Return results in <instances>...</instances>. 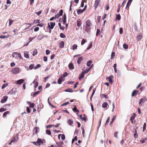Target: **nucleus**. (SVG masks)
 Here are the masks:
<instances>
[{
	"label": "nucleus",
	"mask_w": 147,
	"mask_h": 147,
	"mask_svg": "<svg viewBox=\"0 0 147 147\" xmlns=\"http://www.w3.org/2000/svg\"><path fill=\"white\" fill-rule=\"evenodd\" d=\"M86 29H87L88 28H90L92 25V24L91 22L89 20H87L86 22Z\"/></svg>",
	"instance_id": "obj_3"
},
{
	"label": "nucleus",
	"mask_w": 147,
	"mask_h": 147,
	"mask_svg": "<svg viewBox=\"0 0 147 147\" xmlns=\"http://www.w3.org/2000/svg\"><path fill=\"white\" fill-rule=\"evenodd\" d=\"M83 115L84 117H82V119H81L86 122V116L85 115Z\"/></svg>",
	"instance_id": "obj_38"
},
{
	"label": "nucleus",
	"mask_w": 147,
	"mask_h": 147,
	"mask_svg": "<svg viewBox=\"0 0 147 147\" xmlns=\"http://www.w3.org/2000/svg\"><path fill=\"white\" fill-rule=\"evenodd\" d=\"M83 59V58L82 57H79L77 61V63L78 64H80L81 63V61Z\"/></svg>",
	"instance_id": "obj_18"
},
{
	"label": "nucleus",
	"mask_w": 147,
	"mask_h": 147,
	"mask_svg": "<svg viewBox=\"0 0 147 147\" xmlns=\"http://www.w3.org/2000/svg\"><path fill=\"white\" fill-rule=\"evenodd\" d=\"M77 26L78 27H80L81 24V21L80 20H77Z\"/></svg>",
	"instance_id": "obj_23"
},
{
	"label": "nucleus",
	"mask_w": 147,
	"mask_h": 147,
	"mask_svg": "<svg viewBox=\"0 0 147 147\" xmlns=\"http://www.w3.org/2000/svg\"><path fill=\"white\" fill-rule=\"evenodd\" d=\"M121 18V16L119 14H117L116 16V20H120Z\"/></svg>",
	"instance_id": "obj_35"
},
{
	"label": "nucleus",
	"mask_w": 147,
	"mask_h": 147,
	"mask_svg": "<svg viewBox=\"0 0 147 147\" xmlns=\"http://www.w3.org/2000/svg\"><path fill=\"white\" fill-rule=\"evenodd\" d=\"M132 1H133V0H128V1L127 3V5L126 6V9H128L129 7V6L131 4V3Z\"/></svg>",
	"instance_id": "obj_7"
},
{
	"label": "nucleus",
	"mask_w": 147,
	"mask_h": 147,
	"mask_svg": "<svg viewBox=\"0 0 147 147\" xmlns=\"http://www.w3.org/2000/svg\"><path fill=\"white\" fill-rule=\"evenodd\" d=\"M100 1V0H95L94 3V6L95 9H96L98 6Z\"/></svg>",
	"instance_id": "obj_6"
},
{
	"label": "nucleus",
	"mask_w": 147,
	"mask_h": 147,
	"mask_svg": "<svg viewBox=\"0 0 147 147\" xmlns=\"http://www.w3.org/2000/svg\"><path fill=\"white\" fill-rule=\"evenodd\" d=\"M63 13V11L62 10H60L58 13L55 16V19L58 18L60 16L62 15Z\"/></svg>",
	"instance_id": "obj_2"
},
{
	"label": "nucleus",
	"mask_w": 147,
	"mask_h": 147,
	"mask_svg": "<svg viewBox=\"0 0 147 147\" xmlns=\"http://www.w3.org/2000/svg\"><path fill=\"white\" fill-rule=\"evenodd\" d=\"M24 56L26 58H29V56L28 54L26 53H24Z\"/></svg>",
	"instance_id": "obj_54"
},
{
	"label": "nucleus",
	"mask_w": 147,
	"mask_h": 147,
	"mask_svg": "<svg viewBox=\"0 0 147 147\" xmlns=\"http://www.w3.org/2000/svg\"><path fill=\"white\" fill-rule=\"evenodd\" d=\"M27 102L28 104H30L29 107L30 108H32L33 107L35 106V104L33 103H30V102Z\"/></svg>",
	"instance_id": "obj_17"
},
{
	"label": "nucleus",
	"mask_w": 147,
	"mask_h": 147,
	"mask_svg": "<svg viewBox=\"0 0 147 147\" xmlns=\"http://www.w3.org/2000/svg\"><path fill=\"white\" fill-rule=\"evenodd\" d=\"M76 106H75V107L73 109V110L74 111L77 112H79V111L78 110L76 107Z\"/></svg>",
	"instance_id": "obj_33"
},
{
	"label": "nucleus",
	"mask_w": 147,
	"mask_h": 147,
	"mask_svg": "<svg viewBox=\"0 0 147 147\" xmlns=\"http://www.w3.org/2000/svg\"><path fill=\"white\" fill-rule=\"evenodd\" d=\"M136 116V114L135 113H134L132 116L131 117V118L130 119V121H131V123H133V121L135 117Z\"/></svg>",
	"instance_id": "obj_9"
},
{
	"label": "nucleus",
	"mask_w": 147,
	"mask_h": 147,
	"mask_svg": "<svg viewBox=\"0 0 147 147\" xmlns=\"http://www.w3.org/2000/svg\"><path fill=\"white\" fill-rule=\"evenodd\" d=\"M77 12L78 14H80L82 13L81 9H78L77 11Z\"/></svg>",
	"instance_id": "obj_53"
},
{
	"label": "nucleus",
	"mask_w": 147,
	"mask_h": 147,
	"mask_svg": "<svg viewBox=\"0 0 147 147\" xmlns=\"http://www.w3.org/2000/svg\"><path fill=\"white\" fill-rule=\"evenodd\" d=\"M92 61H91L90 60L88 61L87 63V65L88 66H90V64L92 63Z\"/></svg>",
	"instance_id": "obj_39"
},
{
	"label": "nucleus",
	"mask_w": 147,
	"mask_h": 147,
	"mask_svg": "<svg viewBox=\"0 0 147 147\" xmlns=\"http://www.w3.org/2000/svg\"><path fill=\"white\" fill-rule=\"evenodd\" d=\"M10 113V112L9 111H7L5 112L3 115V117H6L7 115H9Z\"/></svg>",
	"instance_id": "obj_14"
},
{
	"label": "nucleus",
	"mask_w": 147,
	"mask_h": 147,
	"mask_svg": "<svg viewBox=\"0 0 147 147\" xmlns=\"http://www.w3.org/2000/svg\"><path fill=\"white\" fill-rule=\"evenodd\" d=\"M64 43L63 41H61L59 44V47L61 48L64 47Z\"/></svg>",
	"instance_id": "obj_12"
},
{
	"label": "nucleus",
	"mask_w": 147,
	"mask_h": 147,
	"mask_svg": "<svg viewBox=\"0 0 147 147\" xmlns=\"http://www.w3.org/2000/svg\"><path fill=\"white\" fill-rule=\"evenodd\" d=\"M69 102H66L62 104L61 105V106H66L67 105L69 104Z\"/></svg>",
	"instance_id": "obj_52"
},
{
	"label": "nucleus",
	"mask_w": 147,
	"mask_h": 147,
	"mask_svg": "<svg viewBox=\"0 0 147 147\" xmlns=\"http://www.w3.org/2000/svg\"><path fill=\"white\" fill-rule=\"evenodd\" d=\"M58 25H59V28L60 29H61L62 30H64V28H65V27L64 26H61V23H59L58 24Z\"/></svg>",
	"instance_id": "obj_27"
},
{
	"label": "nucleus",
	"mask_w": 147,
	"mask_h": 147,
	"mask_svg": "<svg viewBox=\"0 0 147 147\" xmlns=\"http://www.w3.org/2000/svg\"><path fill=\"white\" fill-rule=\"evenodd\" d=\"M102 107L104 108H108L109 106L108 103L105 102L102 105Z\"/></svg>",
	"instance_id": "obj_8"
},
{
	"label": "nucleus",
	"mask_w": 147,
	"mask_h": 147,
	"mask_svg": "<svg viewBox=\"0 0 147 147\" xmlns=\"http://www.w3.org/2000/svg\"><path fill=\"white\" fill-rule=\"evenodd\" d=\"M46 133L49 135H51V131L48 129L47 130H46Z\"/></svg>",
	"instance_id": "obj_36"
},
{
	"label": "nucleus",
	"mask_w": 147,
	"mask_h": 147,
	"mask_svg": "<svg viewBox=\"0 0 147 147\" xmlns=\"http://www.w3.org/2000/svg\"><path fill=\"white\" fill-rule=\"evenodd\" d=\"M85 74L84 73V72H82V73L81 74L80 76L79 77V80H81L82 78H83L84 76V74Z\"/></svg>",
	"instance_id": "obj_19"
},
{
	"label": "nucleus",
	"mask_w": 147,
	"mask_h": 147,
	"mask_svg": "<svg viewBox=\"0 0 147 147\" xmlns=\"http://www.w3.org/2000/svg\"><path fill=\"white\" fill-rule=\"evenodd\" d=\"M6 108H1L0 109V112H1L4 111H6Z\"/></svg>",
	"instance_id": "obj_47"
},
{
	"label": "nucleus",
	"mask_w": 147,
	"mask_h": 147,
	"mask_svg": "<svg viewBox=\"0 0 147 147\" xmlns=\"http://www.w3.org/2000/svg\"><path fill=\"white\" fill-rule=\"evenodd\" d=\"M85 0H82L81 2V6L82 7H83L84 6V3Z\"/></svg>",
	"instance_id": "obj_58"
},
{
	"label": "nucleus",
	"mask_w": 147,
	"mask_h": 147,
	"mask_svg": "<svg viewBox=\"0 0 147 147\" xmlns=\"http://www.w3.org/2000/svg\"><path fill=\"white\" fill-rule=\"evenodd\" d=\"M11 72L14 74H17L19 72V68L18 67H15L11 71Z\"/></svg>",
	"instance_id": "obj_1"
},
{
	"label": "nucleus",
	"mask_w": 147,
	"mask_h": 147,
	"mask_svg": "<svg viewBox=\"0 0 147 147\" xmlns=\"http://www.w3.org/2000/svg\"><path fill=\"white\" fill-rule=\"evenodd\" d=\"M119 33L121 34H122L123 32V29L122 28H120L119 29Z\"/></svg>",
	"instance_id": "obj_59"
},
{
	"label": "nucleus",
	"mask_w": 147,
	"mask_h": 147,
	"mask_svg": "<svg viewBox=\"0 0 147 147\" xmlns=\"http://www.w3.org/2000/svg\"><path fill=\"white\" fill-rule=\"evenodd\" d=\"M58 83L59 84H61V83L62 81H63V80H61V78H59L58 80Z\"/></svg>",
	"instance_id": "obj_55"
},
{
	"label": "nucleus",
	"mask_w": 147,
	"mask_h": 147,
	"mask_svg": "<svg viewBox=\"0 0 147 147\" xmlns=\"http://www.w3.org/2000/svg\"><path fill=\"white\" fill-rule=\"evenodd\" d=\"M26 110L28 113H30V109L28 107H27L26 108Z\"/></svg>",
	"instance_id": "obj_57"
},
{
	"label": "nucleus",
	"mask_w": 147,
	"mask_h": 147,
	"mask_svg": "<svg viewBox=\"0 0 147 147\" xmlns=\"http://www.w3.org/2000/svg\"><path fill=\"white\" fill-rule=\"evenodd\" d=\"M43 38H44V36L42 35H40L38 36L37 37V39L38 40H41Z\"/></svg>",
	"instance_id": "obj_22"
},
{
	"label": "nucleus",
	"mask_w": 147,
	"mask_h": 147,
	"mask_svg": "<svg viewBox=\"0 0 147 147\" xmlns=\"http://www.w3.org/2000/svg\"><path fill=\"white\" fill-rule=\"evenodd\" d=\"M50 25L48 24V27L50 29H53L55 26V22H51L50 23Z\"/></svg>",
	"instance_id": "obj_4"
},
{
	"label": "nucleus",
	"mask_w": 147,
	"mask_h": 147,
	"mask_svg": "<svg viewBox=\"0 0 147 147\" xmlns=\"http://www.w3.org/2000/svg\"><path fill=\"white\" fill-rule=\"evenodd\" d=\"M14 53L16 54L17 55H18V57L20 59H22V58L21 57V54L20 53H17V52H15Z\"/></svg>",
	"instance_id": "obj_28"
},
{
	"label": "nucleus",
	"mask_w": 147,
	"mask_h": 147,
	"mask_svg": "<svg viewBox=\"0 0 147 147\" xmlns=\"http://www.w3.org/2000/svg\"><path fill=\"white\" fill-rule=\"evenodd\" d=\"M100 96L101 98H105L108 99L109 98L108 96L107 95H105L104 94H100Z\"/></svg>",
	"instance_id": "obj_10"
},
{
	"label": "nucleus",
	"mask_w": 147,
	"mask_h": 147,
	"mask_svg": "<svg viewBox=\"0 0 147 147\" xmlns=\"http://www.w3.org/2000/svg\"><path fill=\"white\" fill-rule=\"evenodd\" d=\"M135 133L134 134V137H136V138L138 136V135L137 133V131L136 130H135Z\"/></svg>",
	"instance_id": "obj_49"
},
{
	"label": "nucleus",
	"mask_w": 147,
	"mask_h": 147,
	"mask_svg": "<svg viewBox=\"0 0 147 147\" xmlns=\"http://www.w3.org/2000/svg\"><path fill=\"white\" fill-rule=\"evenodd\" d=\"M65 91L66 92H73V90L71 88H69V89L66 90H65Z\"/></svg>",
	"instance_id": "obj_37"
},
{
	"label": "nucleus",
	"mask_w": 147,
	"mask_h": 147,
	"mask_svg": "<svg viewBox=\"0 0 147 147\" xmlns=\"http://www.w3.org/2000/svg\"><path fill=\"white\" fill-rule=\"evenodd\" d=\"M40 66H41V65L40 64H38L36 65V66H35V67H34V69H37L38 68L40 67Z\"/></svg>",
	"instance_id": "obj_40"
},
{
	"label": "nucleus",
	"mask_w": 147,
	"mask_h": 147,
	"mask_svg": "<svg viewBox=\"0 0 147 147\" xmlns=\"http://www.w3.org/2000/svg\"><path fill=\"white\" fill-rule=\"evenodd\" d=\"M9 35L8 36H0V38H8L9 37Z\"/></svg>",
	"instance_id": "obj_34"
},
{
	"label": "nucleus",
	"mask_w": 147,
	"mask_h": 147,
	"mask_svg": "<svg viewBox=\"0 0 147 147\" xmlns=\"http://www.w3.org/2000/svg\"><path fill=\"white\" fill-rule=\"evenodd\" d=\"M92 67L91 66L90 68H88L87 69H86L85 70V71H82L83 72H84V74H86L87 73H88L90 69Z\"/></svg>",
	"instance_id": "obj_21"
},
{
	"label": "nucleus",
	"mask_w": 147,
	"mask_h": 147,
	"mask_svg": "<svg viewBox=\"0 0 147 147\" xmlns=\"http://www.w3.org/2000/svg\"><path fill=\"white\" fill-rule=\"evenodd\" d=\"M86 42V41L84 39H83L81 43V44L82 45H83Z\"/></svg>",
	"instance_id": "obj_51"
},
{
	"label": "nucleus",
	"mask_w": 147,
	"mask_h": 147,
	"mask_svg": "<svg viewBox=\"0 0 147 147\" xmlns=\"http://www.w3.org/2000/svg\"><path fill=\"white\" fill-rule=\"evenodd\" d=\"M116 117L115 115L113 116V118L112 119L110 123V125H111L113 122L114 120H115V118Z\"/></svg>",
	"instance_id": "obj_26"
},
{
	"label": "nucleus",
	"mask_w": 147,
	"mask_h": 147,
	"mask_svg": "<svg viewBox=\"0 0 147 147\" xmlns=\"http://www.w3.org/2000/svg\"><path fill=\"white\" fill-rule=\"evenodd\" d=\"M43 60L45 62H46L47 61V57L46 56H44Z\"/></svg>",
	"instance_id": "obj_60"
},
{
	"label": "nucleus",
	"mask_w": 147,
	"mask_h": 147,
	"mask_svg": "<svg viewBox=\"0 0 147 147\" xmlns=\"http://www.w3.org/2000/svg\"><path fill=\"white\" fill-rule=\"evenodd\" d=\"M7 98L8 97L7 96H5L1 101H6L7 100Z\"/></svg>",
	"instance_id": "obj_24"
},
{
	"label": "nucleus",
	"mask_w": 147,
	"mask_h": 147,
	"mask_svg": "<svg viewBox=\"0 0 147 147\" xmlns=\"http://www.w3.org/2000/svg\"><path fill=\"white\" fill-rule=\"evenodd\" d=\"M115 56V53L113 52H112L111 55V59H113L114 58Z\"/></svg>",
	"instance_id": "obj_29"
},
{
	"label": "nucleus",
	"mask_w": 147,
	"mask_h": 147,
	"mask_svg": "<svg viewBox=\"0 0 147 147\" xmlns=\"http://www.w3.org/2000/svg\"><path fill=\"white\" fill-rule=\"evenodd\" d=\"M146 97H144L142 98H141L140 101H146Z\"/></svg>",
	"instance_id": "obj_43"
},
{
	"label": "nucleus",
	"mask_w": 147,
	"mask_h": 147,
	"mask_svg": "<svg viewBox=\"0 0 147 147\" xmlns=\"http://www.w3.org/2000/svg\"><path fill=\"white\" fill-rule=\"evenodd\" d=\"M8 85V84L6 83L5 84H3L1 88L2 89H4L5 88L6 86H7Z\"/></svg>",
	"instance_id": "obj_41"
},
{
	"label": "nucleus",
	"mask_w": 147,
	"mask_h": 147,
	"mask_svg": "<svg viewBox=\"0 0 147 147\" xmlns=\"http://www.w3.org/2000/svg\"><path fill=\"white\" fill-rule=\"evenodd\" d=\"M37 143L38 145H40V143H43V142L40 139H38L37 141Z\"/></svg>",
	"instance_id": "obj_20"
},
{
	"label": "nucleus",
	"mask_w": 147,
	"mask_h": 147,
	"mask_svg": "<svg viewBox=\"0 0 147 147\" xmlns=\"http://www.w3.org/2000/svg\"><path fill=\"white\" fill-rule=\"evenodd\" d=\"M34 66V65L31 64L29 66V68L30 69H33Z\"/></svg>",
	"instance_id": "obj_61"
},
{
	"label": "nucleus",
	"mask_w": 147,
	"mask_h": 147,
	"mask_svg": "<svg viewBox=\"0 0 147 147\" xmlns=\"http://www.w3.org/2000/svg\"><path fill=\"white\" fill-rule=\"evenodd\" d=\"M142 38V35L141 33H140L137 36V39L138 41H140Z\"/></svg>",
	"instance_id": "obj_11"
},
{
	"label": "nucleus",
	"mask_w": 147,
	"mask_h": 147,
	"mask_svg": "<svg viewBox=\"0 0 147 147\" xmlns=\"http://www.w3.org/2000/svg\"><path fill=\"white\" fill-rule=\"evenodd\" d=\"M66 16L65 14H64L63 15V24H65L66 23Z\"/></svg>",
	"instance_id": "obj_15"
},
{
	"label": "nucleus",
	"mask_w": 147,
	"mask_h": 147,
	"mask_svg": "<svg viewBox=\"0 0 147 147\" xmlns=\"http://www.w3.org/2000/svg\"><path fill=\"white\" fill-rule=\"evenodd\" d=\"M61 138L62 140H65V136L64 134L61 135Z\"/></svg>",
	"instance_id": "obj_62"
},
{
	"label": "nucleus",
	"mask_w": 147,
	"mask_h": 147,
	"mask_svg": "<svg viewBox=\"0 0 147 147\" xmlns=\"http://www.w3.org/2000/svg\"><path fill=\"white\" fill-rule=\"evenodd\" d=\"M137 92H138V91H137L136 90H134L132 93L131 96H134L136 95L137 94Z\"/></svg>",
	"instance_id": "obj_13"
},
{
	"label": "nucleus",
	"mask_w": 147,
	"mask_h": 147,
	"mask_svg": "<svg viewBox=\"0 0 147 147\" xmlns=\"http://www.w3.org/2000/svg\"><path fill=\"white\" fill-rule=\"evenodd\" d=\"M123 48L125 49H127L128 48V45L126 44L125 43L123 45Z\"/></svg>",
	"instance_id": "obj_32"
},
{
	"label": "nucleus",
	"mask_w": 147,
	"mask_h": 147,
	"mask_svg": "<svg viewBox=\"0 0 147 147\" xmlns=\"http://www.w3.org/2000/svg\"><path fill=\"white\" fill-rule=\"evenodd\" d=\"M72 49L73 50H75L77 49V45L76 44H74L72 46Z\"/></svg>",
	"instance_id": "obj_42"
},
{
	"label": "nucleus",
	"mask_w": 147,
	"mask_h": 147,
	"mask_svg": "<svg viewBox=\"0 0 147 147\" xmlns=\"http://www.w3.org/2000/svg\"><path fill=\"white\" fill-rule=\"evenodd\" d=\"M14 21V20H11L10 19L9 20V26H10L13 23V22Z\"/></svg>",
	"instance_id": "obj_48"
},
{
	"label": "nucleus",
	"mask_w": 147,
	"mask_h": 147,
	"mask_svg": "<svg viewBox=\"0 0 147 147\" xmlns=\"http://www.w3.org/2000/svg\"><path fill=\"white\" fill-rule=\"evenodd\" d=\"M147 140V138H143L141 140H140V142L142 144H143L145 142V141Z\"/></svg>",
	"instance_id": "obj_25"
},
{
	"label": "nucleus",
	"mask_w": 147,
	"mask_h": 147,
	"mask_svg": "<svg viewBox=\"0 0 147 147\" xmlns=\"http://www.w3.org/2000/svg\"><path fill=\"white\" fill-rule=\"evenodd\" d=\"M114 78V76L113 75H111L109 77H107L106 79L108 80V79H112Z\"/></svg>",
	"instance_id": "obj_50"
},
{
	"label": "nucleus",
	"mask_w": 147,
	"mask_h": 147,
	"mask_svg": "<svg viewBox=\"0 0 147 147\" xmlns=\"http://www.w3.org/2000/svg\"><path fill=\"white\" fill-rule=\"evenodd\" d=\"M101 18V16H97V21L98 23H99L100 21V20Z\"/></svg>",
	"instance_id": "obj_63"
},
{
	"label": "nucleus",
	"mask_w": 147,
	"mask_h": 147,
	"mask_svg": "<svg viewBox=\"0 0 147 147\" xmlns=\"http://www.w3.org/2000/svg\"><path fill=\"white\" fill-rule=\"evenodd\" d=\"M24 82V80L23 79L19 80L16 82L15 84H16L20 85L22 84Z\"/></svg>",
	"instance_id": "obj_5"
},
{
	"label": "nucleus",
	"mask_w": 147,
	"mask_h": 147,
	"mask_svg": "<svg viewBox=\"0 0 147 147\" xmlns=\"http://www.w3.org/2000/svg\"><path fill=\"white\" fill-rule=\"evenodd\" d=\"M68 123L69 125H71L73 123V121L71 119H69L68 120Z\"/></svg>",
	"instance_id": "obj_44"
},
{
	"label": "nucleus",
	"mask_w": 147,
	"mask_h": 147,
	"mask_svg": "<svg viewBox=\"0 0 147 147\" xmlns=\"http://www.w3.org/2000/svg\"><path fill=\"white\" fill-rule=\"evenodd\" d=\"M40 92V91H38L37 92H34L33 94V96L34 97H35L36 94H38Z\"/></svg>",
	"instance_id": "obj_30"
},
{
	"label": "nucleus",
	"mask_w": 147,
	"mask_h": 147,
	"mask_svg": "<svg viewBox=\"0 0 147 147\" xmlns=\"http://www.w3.org/2000/svg\"><path fill=\"white\" fill-rule=\"evenodd\" d=\"M69 67L70 69H73L74 68V66L72 63H70L69 65Z\"/></svg>",
	"instance_id": "obj_16"
},
{
	"label": "nucleus",
	"mask_w": 147,
	"mask_h": 147,
	"mask_svg": "<svg viewBox=\"0 0 147 147\" xmlns=\"http://www.w3.org/2000/svg\"><path fill=\"white\" fill-rule=\"evenodd\" d=\"M36 36H35L34 37H33V38H32V37H30L29 38V40H30V42L32 41L33 39H34V38H36Z\"/></svg>",
	"instance_id": "obj_56"
},
{
	"label": "nucleus",
	"mask_w": 147,
	"mask_h": 147,
	"mask_svg": "<svg viewBox=\"0 0 147 147\" xmlns=\"http://www.w3.org/2000/svg\"><path fill=\"white\" fill-rule=\"evenodd\" d=\"M146 123H144L143 126V131L144 132L145 131V130L146 129Z\"/></svg>",
	"instance_id": "obj_31"
},
{
	"label": "nucleus",
	"mask_w": 147,
	"mask_h": 147,
	"mask_svg": "<svg viewBox=\"0 0 147 147\" xmlns=\"http://www.w3.org/2000/svg\"><path fill=\"white\" fill-rule=\"evenodd\" d=\"M68 75V74L67 72H65L63 75V77H66Z\"/></svg>",
	"instance_id": "obj_64"
},
{
	"label": "nucleus",
	"mask_w": 147,
	"mask_h": 147,
	"mask_svg": "<svg viewBox=\"0 0 147 147\" xmlns=\"http://www.w3.org/2000/svg\"><path fill=\"white\" fill-rule=\"evenodd\" d=\"M60 36L61 38H65L66 36L65 34L63 33H61L60 34Z\"/></svg>",
	"instance_id": "obj_46"
},
{
	"label": "nucleus",
	"mask_w": 147,
	"mask_h": 147,
	"mask_svg": "<svg viewBox=\"0 0 147 147\" xmlns=\"http://www.w3.org/2000/svg\"><path fill=\"white\" fill-rule=\"evenodd\" d=\"M37 51L36 49H35L33 51V55L34 56L37 54Z\"/></svg>",
	"instance_id": "obj_45"
}]
</instances>
